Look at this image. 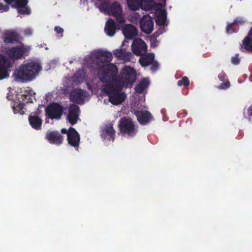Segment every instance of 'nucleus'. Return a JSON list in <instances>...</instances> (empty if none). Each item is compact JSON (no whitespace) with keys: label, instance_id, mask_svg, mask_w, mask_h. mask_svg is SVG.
Returning <instances> with one entry per match:
<instances>
[{"label":"nucleus","instance_id":"f03ea898","mask_svg":"<svg viewBox=\"0 0 252 252\" xmlns=\"http://www.w3.org/2000/svg\"><path fill=\"white\" fill-rule=\"evenodd\" d=\"M41 68L40 64L36 62L32 61L23 64L14 71V80L22 83L31 81L38 74Z\"/></svg>","mask_w":252,"mask_h":252},{"label":"nucleus","instance_id":"a211bd4d","mask_svg":"<svg viewBox=\"0 0 252 252\" xmlns=\"http://www.w3.org/2000/svg\"><path fill=\"white\" fill-rule=\"evenodd\" d=\"M139 109L135 111V114L137 117L138 122L141 124H146L151 119V113L146 110L143 111L141 107L138 108Z\"/></svg>","mask_w":252,"mask_h":252},{"label":"nucleus","instance_id":"6e6552de","mask_svg":"<svg viewBox=\"0 0 252 252\" xmlns=\"http://www.w3.org/2000/svg\"><path fill=\"white\" fill-rule=\"evenodd\" d=\"M7 4H12V6L16 7L19 13L23 14H30V9L27 7L28 0H4Z\"/></svg>","mask_w":252,"mask_h":252},{"label":"nucleus","instance_id":"473e14b6","mask_svg":"<svg viewBox=\"0 0 252 252\" xmlns=\"http://www.w3.org/2000/svg\"><path fill=\"white\" fill-rule=\"evenodd\" d=\"M9 10V6L7 5H4L0 3V12H3L7 11Z\"/></svg>","mask_w":252,"mask_h":252},{"label":"nucleus","instance_id":"c9c22d12","mask_svg":"<svg viewBox=\"0 0 252 252\" xmlns=\"http://www.w3.org/2000/svg\"><path fill=\"white\" fill-rule=\"evenodd\" d=\"M32 31L31 28H28L24 30V33L26 36H30L32 33Z\"/></svg>","mask_w":252,"mask_h":252},{"label":"nucleus","instance_id":"a878e982","mask_svg":"<svg viewBox=\"0 0 252 252\" xmlns=\"http://www.w3.org/2000/svg\"><path fill=\"white\" fill-rule=\"evenodd\" d=\"M86 73L84 68L79 69L72 76V81L76 84H80L85 80Z\"/></svg>","mask_w":252,"mask_h":252},{"label":"nucleus","instance_id":"9d476101","mask_svg":"<svg viewBox=\"0 0 252 252\" xmlns=\"http://www.w3.org/2000/svg\"><path fill=\"white\" fill-rule=\"evenodd\" d=\"M155 14L156 17L157 24L159 26H164L166 20V12L164 9V6L160 4H155Z\"/></svg>","mask_w":252,"mask_h":252},{"label":"nucleus","instance_id":"f704fd0d","mask_svg":"<svg viewBox=\"0 0 252 252\" xmlns=\"http://www.w3.org/2000/svg\"><path fill=\"white\" fill-rule=\"evenodd\" d=\"M231 62L234 64H238L240 63V59L238 58V55L237 54L235 56L231 58Z\"/></svg>","mask_w":252,"mask_h":252},{"label":"nucleus","instance_id":"e433bc0d","mask_svg":"<svg viewBox=\"0 0 252 252\" xmlns=\"http://www.w3.org/2000/svg\"><path fill=\"white\" fill-rule=\"evenodd\" d=\"M248 115L250 119L252 120V105H251L248 109Z\"/></svg>","mask_w":252,"mask_h":252},{"label":"nucleus","instance_id":"412c9836","mask_svg":"<svg viewBox=\"0 0 252 252\" xmlns=\"http://www.w3.org/2000/svg\"><path fill=\"white\" fill-rule=\"evenodd\" d=\"M115 131L111 126L109 124L106 126L101 131V136L104 139H107L109 141L114 140Z\"/></svg>","mask_w":252,"mask_h":252},{"label":"nucleus","instance_id":"4c0bfd02","mask_svg":"<svg viewBox=\"0 0 252 252\" xmlns=\"http://www.w3.org/2000/svg\"><path fill=\"white\" fill-rule=\"evenodd\" d=\"M158 45V42L155 39H153V40H151V46L153 47H155L157 46Z\"/></svg>","mask_w":252,"mask_h":252},{"label":"nucleus","instance_id":"c85d7f7f","mask_svg":"<svg viewBox=\"0 0 252 252\" xmlns=\"http://www.w3.org/2000/svg\"><path fill=\"white\" fill-rule=\"evenodd\" d=\"M19 101V100H17V101L13 102L12 109L15 114L19 113L22 114L23 113L22 109L24 107V103Z\"/></svg>","mask_w":252,"mask_h":252},{"label":"nucleus","instance_id":"a19ab883","mask_svg":"<svg viewBox=\"0 0 252 252\" xmlns=\"http://www.w3.org/2000/svg\"><path fill=\"white\" fill-rule=\"evenodd\" d=\"M164 112H165V110H164V109H162V110H161V112L162 114H163V113H164Z\"/></svg>","mask_w":252,"mask_h":252},{"label":"nucleus","instance_id":"bb28decb","mask_svg":"<svg viewBox=\"0 0 252 252\" xmlns=\"http://www.w3.org/2000/svg\"><path fill=\"white\" fill-rule=\"evenodd\" d=\"M149 81L147 79H143L135 87V90L138 93H142L149 85Z\"/></svg>","mask_w":252,"mask_h":252},{"label":"nucleus","instance_id":"1a4fd4ad","mask_svg":"<svg viewBox=\"0 0 252 252\" xmlns=\"http://www.w3.org/2000/svg\"><path fill=\"white\" fill-rule=\"evenodd\" d=\"M155 54L150 53L146 55L142 56L139 59V62L140 64L143 66H147L152 64L151 69L153 71H156L158 67V62L154 61Z\"/></svg>","mask_w":252,"mask_h":252},{"label":"nucleus","instance_id":"cd10ccee","mask_svg":"<svg viewBox=\"0 0 252 252\" xmlns=\"http://www.w3.org/2000/svg\"><path fill=\"white\" fill-rule=\"evenodd\" d=\"M245 22L243 18H237L235 20L234 22L232 24H228L226 27V32L227 33H232L235 32L233 27L235 24L242 25Z\"/></svg>","mask_w":252,"mask_h":252},{"label":"nucleus","instance_id":"4468645a","mask_svg":"<svg viewBox=\"0 0 252 252\" xmlns=\"http://www.w3.org/2000/svg\"><path fill=\"white\" fill-rule=\"evenodd\" d=\"M140 28L142 31L146 33H151L154 28V22L151 17L148 15L144 16L140 21Z\"/></svg>","mask_w":252,"mask_h":252},{"label":"nucleus","instance_id":"7ed1b4c3","mask_svg":"<svg viewBox=\"0 0 252 252\" xmlns=\"http://www.w3.org/2000/svg\"><path fill=\"white\" fill-rule=\"evenodd\" d=\"M98 8L101 12L115 16L116 18L117 21L120 24L125 23V19L122 14V9L118 2H115L109 6L108 2H103L100 4Z\"/></svg>","mask_w":252,"mask_h":252},{"label":"nucleus","instance_id":"b1692460","mask_svg":"<svg viewBox=\"0 0 252 252\" xmlns=\"http://www.w3.org/2000/svg\"><path fill=\"white\" fill-rule=\"evenodd\" d=\"M116 26L113 20L109 19L106 22L104 28L105 33L109 36H113L116 33Z\"/></svg>","mask_w":252,"mask_h":252},{"label":"nucleus","instance_id":"ddd939ff","mask_svg":"<svg viewBox=\"0 0 252 252\" xmlns=\"http://www.w3.org/2000/svg\"><path fill=\"white\" fill-rule=\"evenodd\" d=\"M88 95L86 91L79 89L72 91L70 94V99L74 102L82 104L85 101Z\"/></svg>","mask_w":252,"mask_h":252},{"label":"nucleus","instance_id":"4be33fe9","mask_svg":"<svg viewBox=\"0 0 252 252\" xmlns=\"http://www.w3.org/2000/svg\"><path fill=\"white\" fill-rule=\"evenodd\" d=\"M3 41L6 43H13L18 38V34L13 31H6L2 34Z\"/></svg>","mask_w":252,"mask_h":252},{"label":"nucleus","instance_id":"5701e85b","mask_svg":"<svg viewBox=\"0 0 252 252\" xmlns=\"http://www.w3.org/2000/svg\"><path fill=\"white\" fill-rule=\"evenodd\" d=\"M241 50L252 53V29L250 31L248 35L242 41Z\"/></svg>","mask_w":252,"mask_h":252},{"label":"nucleus","instance_id":"2f4dec72","mask_svg":"<svg viewBox=\"0 0 252 252\" xmlns=\"http://www.w3.org/2000/svg\"><path fill=\"white\" fill-rule=\"evenodd\" d=\"M230 82L226 80L224 83H222L220 84V86L218 87L219 89H226L230 87Z\"/></svg>","mask_w":252,"mask_h":252},{"label":"nucleus","instance_id":"f3484780","mask_svg":"<svg viewBox=\"0 0 252 252\" xmlns=\"http://www.w3.org/2000/svg\"><path fill=\"white\" fill-rule=\"evenodd\" d=\"M67 140L69 145L77 147L80 142V137L78 133L73 127H70L67 132Z\"/></svg>","mask_w":252,"mask_h":252},{"label":"nucleus","instance_id":"9b49d317","mask_svg":"<svg viewBox=\"0 0 252 252\" xmlns=\"http://www.w3.org/2000/svg\"><path fill=\"white\" fill-rule=\"evenodd\" d=\"M131 49L133 54L140 56L144 55L147 52V46L141 39L137 38L133 41Z\"/></svg>","mask_w":252,"mask_h":252},{"label":"nucleus","instance_id":"20e7f679","mask_svg":"<svg viewBox=\"0 0 252 252\" xmlns=\"http://www.w3.org/2000/svg\"><path fill=\"white\" fill-rule=\"evenodd\" d=\"M119 126L121 133L124 136L133 137L138 131L137 126L129 118L124 117L121 119Z\"/></svg>","mask_w":252,"mask_h":252},{"label":"nucleus","instance_id":"39448f33","mask_svg":"<svg viewBox=\"0 0 252 252\" xmlns=\"http://www.w3.org/2000/svg\"><path fill=\"white\" fill-rule=\"evenodd\" d=\"M30 50V46L20 43L18 46L7 49L6 53L12 60H19L24 55L28 56Z\"/></svg>","mask_w":252,"mask_h":252},{"label":"nucleus","instance_id":"423d86ee","mask_svg":"<svg viewBox=\"0 0 252 252\" xmlns=\"http://www.w3.org/2000/svg\"><path fill=\"white\" fill-rule=\"evenodd\" d=\"M89 59L92 63L99 65L101 63L110 62L112 59V55L105 51H94L90 54Z\"/></svg>","mask_w":252,"mask_h":252},{"label":"nucleus","instance_id":"ea45409f","mask_svg":"<svg viewBox=\"0 0 252 252\" xmlns=\"http://www.w3.org/2000/svg\"><path fill=\"white\" fill-rule=\"evenodd\" d=\"M68 131V130H67L65 128H62V130H61V132L63 133H66L67 134Z\"/></svg>","mask_w":252,"mask_h":252},{"label":"nucleus","instance_id":"c756f323","mask_svg":"<svg viewBox=\"0 0 252 252\" xmlns=\"http://www.w3.org/2000/svg\"><path fill=\"white\" fill-rule=\"evenodd\" d=\"M177 84L178 86H181L182 85H184L185 87H187L189 85V81L188 78L187 77H184L181 80H179L177 82Z\"/></svg>","mask_w":252,"mask_h":252},{"label":"nucleus","instance_id":"2eb2a0df","mask_svg":"<svg viewBox=\"0 0 252 252\" xmlns=\"http://www.w3.org/2000/svg\"><path fill=\"white\" fill-rule=\"evenodd\" d=\"M10 62L5 57L0 55V80L9 76L7 69L10 67Z\"/></svg>","mask_w":252,"mask_h":252},{"label":"nucleus","instance_id":"7c9ffc66","mask_svg":"<svg viewBox=\"0 0 252 252\" xmlns=\"http://www.w3.org/2000/svg\"><path fill=\"white\" fill-rule=\"evenodd\" d=\"M141 15L138 12L133 13L130 16L131 21L133 23H137L140 19Z\"/></svg>","mask_w":252,"mask_h":252},{"label":"nucleus","instance_id":"f257e3e1","mask_svg":"<svg viewBox=\"0 0 252 252\" xmlns=\"http://www.w3.org/2000/svg\"><path fill=\"white\" fill-rule=\"evenodd\" d=\"M118 71L117 66L113 63L100 66L98 70L100 80L106 83L101 87V91L109 96V101L114 105L121 104L125 100L126 95L122 91L123 87H130L136 79L135 71L129 66H125L116 77Z\"/></svg>","mask_w":252,"mask_h":252},{"label":"nucleus","instance_id":"aec40b11","mask_svg":"<svg viewBox=\"0 0 252 252\" xmlns=\"http://www.w3.org/2000/svg\"><path fill=\"white\" fill-rule=\"evenodd\" d=\"M123 33L127 39H132L137 35L136 28L131 24L126 25L122 29Z\"/></svg>","mask_w":252,"mask_h":252},{"label":"nucleus","instance_id":"dca6fc26","mask_svg":"<svg viewBox=\"0 0 252 252\" xmlns=\"http://www.w3.org/2000/svg\"><path fill=\"white\" fill-rule=\"evenodd\" d=\"M45 138L51 144L59 145L63 141V136L58 132L55 131H48L47 132Z\"/></svg>","mask_w":252,"mask_h":252},{"label":"nucleus","instance_id":"6ab92c4d","mask_svg":"<svg viewBox=\"0 0 252 252\" xmlns=\"http://www.w3.org/2000/svg\"><path fill=\"white\" fill-rule=\"evenodd\" d=\"M113 54L118 59L127 62L131 61L132 54L130 52H126L124 49H117L113 51Z\"/></svg>","mask_w":252,"mask_h":252},{"label":"nucleus","instance_id":"58836bf2","mask_svg":"<svg viewBox=\"0 0 252 252\" xmlns=\"http://www.w3.org/2000/svg\"><path fill=\"white\" fill-rule=\"evenodd\" d=\"M54 30L56 32L59 33H62L63 32V28L58 26L55 27Z\"/></svg>","mask_w":252,"mask_h":252},{"label":"nucleus","instance_id":"393cba45","mask_svg":"<svg viewBox=\"0 0 252 252\" xmlns=\"http://www.w3.org/2000/svg\"><path fill=\"white\" fill-rule=\"evenodd\" d=\"M30 124L32 128L39 129L42 124L41 119L35 114H31L29 118Z\"/></svg>","mask_w":252,"mask_h":252},{"label":"nucleus","instance_id":"72a5a7b5","mask_svg":"<svg viewBox=\"0 0 252 252\" xmlns=\"http://www.w3.org/2000/svg\"><path fill=\"white\" fill-rule=\"evenodd\" d=\"M219 79L221 81H225L226 79V75L225 73L222 71L218 75Z\"/></svg>","mask_w":252,"mask_h":252},{"label":"nucleus","instance_id":"0eeeda50","mask_svg":"<svg viewBox=\"0 0 252 252\" xmlns=\"http://www.w3.org/2000/svg\"><path fill=\"white\" fill-rule=\"evenodd\" d=\"M63 110L61 105L57 103H53L47 107L45 112L49 118L59 120L63 114Z\"/></svg>","mask_w":252,"mask_h":252},{"label":"nucleus","instance_id":"f8f14e48","mask_svg":"<svg viewBox=\"0 0 252 252\" xmlns=\"http://www.w3.org/2000/svg\"><path fill=\"white\" fill-rule=\"evenodd\" d=\"M66 115V120L71 125H74L79 120V108L75 104H71L68 108V112L64 113Z\"/></svg>","mask_w":252,"mask_h":252}]
</instances>
